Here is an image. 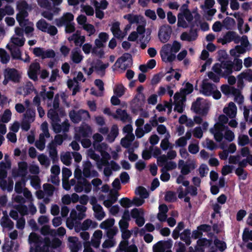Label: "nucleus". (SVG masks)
<instances>
[{
	"mask_svg": "<svg viewBox=\"0 0 252 252\" xmlns=\"http://www.w3.org/2000/svg\"><path fill=\"white\" fill-rule=\"evenodd\" d=\"M71 59L74 63H79L83 60V57L79 53L76 52L72 54Z\"/></svg>",
	"mask_w": 252,
	"mask_h": 252,
	"instance_id": "nucleus-62",
	"label": "nucleus"
},
{
	"mask_svg": "<svg viewBox=\"0 0 252 252\" xmlns=\"http://www.w3.org/2000/svg\"><path fill=\"white\" fill-rule=\"evenodd\" d=\"M43 187L44 190L46 191L49 195L53 194L55 189V187L53 185L49 184H44Z\"/></svg>",
	"mask_w": 252,
	"mask_h": 252,
	"instance_id": "nucleus-61",
	"label": "nucleus"
},
{
	"mask_svg": "<svg viewBox=\"0 0 252 252\" xmlns=\"http://www.w3.org/2000/svg\"><path fill=\"white\" fill-rule=\"evenodd\" d=\"M214 242L216 247H217L220 252H223L226 249V243L218 239L217 237H215Z\"/></svg>",
	"mask_w": 252,
	"mask_h": 252,
	"instance_id": "nucleus-39",
	"label": "nucleus"
},
{
	"mask_svg": "<svg viewBox=\"0 0 252 252\" xmlns=\"http://www.w3.org/2000/svg\"><path fill=\"white\" fill-rule=\"evenodd\" d=\"M124 18L127 19L130 24L139 23V16L137 15H133L131 14H128L124 16Z\"/></svg>",
	"mask_w": 252,
	"mask_h": 252,
	"instance_id": "nucleus-31",
	"label": "nucleus"
},
{
	"mask_svg": "<svg viewBox=\"0 0 252 252\" xmlns=\"http://www.w3.org/2000/svg\"><path fill=\"white\" fill-rule=\"evenodd\" d=\"M57 110L54 109H50L47 113V116L52 120L53 122H57L59 120V117L57 111Z\"/></svg>",
	"mask_w": 252,
	"mask_h": 252,
	"instance_id": "nucleus-30",
	"label": "nucleus"
},
{
	"mask_svg": "<svg viewBox=\"0 0 252 252\" xmlns=\"http://www.w3.org/2000/svg\"><path fill=\"white\" fill-rule=\"evenodd\" d=\"M232 41H234L236 44L240 42V36L234 31H228L226 32L222 38L218 39V42L221 43L222 45Z\"/></svg>",
	"mask_w": 252,
	"mask_h": 252,
	"instance_id": "nucleus-3",
	"label": "nucleus"
},
{
	"mask_svg": "<svg viewBox=\"0 0 252 252\" xmlns=\"http://www.w3.org/2000/svg\"><path fill=\"white\" fill-rule=\"evenodd\" d=\"M81 7L88 16H93L94 14V8L90 5H81Z\"/></svg>",
	"mask_w": 252,
	"mask_h": 252,
	"instance_id": "nucleus-55",
	"label": "nucleus"
},
{
	"mask_svg": "<svg viewBox=\"0 0 252 252\" xmlns=\"http://www.w3.org/2000/svg\"><path fill=\"white\" fill-rule=\"evenodd\" d=\"M228 127L225 126L224 125L220 123H217L215 125V127L214 129H211V131L215 132H223L224 130L228 129Z\"/></svg>",
	"mask_w": 252,
	"mask_h": 252,
	"instance_id": "nucleus-51",
	"label": "nucleus"
},
{
	"mask_svg": "<svg viewBox=\"0 0 252 252\" xmlns=\"http://www.w3.org/2000/svg\"><path fill=\"white\" fill-rule=\"evenodd\" d=\"M195 24L190 25V29L189 30V33L191 35L192 38H193V40H195L197 36V30L200 28V27H197L198 28H194Z\"/></svg>",
	"mask_w": 252,
	"mask_h": 252,
	"instance_id": "nucleus-56",
	"label": "nucleus"
},
{
	"mask_svg": "<svg viewBox=\"0 0 252 252\" xmlns=\"http://www.w3.org/2000/svg\"><path fill=\"white\" fill-rule=\"evenodd\" d=\"M79 132L82 137H88L89 136V133L91 132V127L89 126L86 127L81 126L79 127Z\"/></svg>",
	"mask_w": 252,
	"mask_h": 252,
	"instance_id": "nucleus-44",
	"label": "nucleus"
},
{
	"mask_svg": "<svg viewBox=\"0 0 252 252\" xmlns=\"http://www.w3.org/2000/svg\"><path fill=\"white\" fill-rule=\"evenodd\" d=\"M45 32L51 36H54L58 33V29L55 26L49 25Z\"/></svg>",
	"mask_w": 252,
	"mask_h": 252,
	"instance_id": "nucleus-64",
	"label": "nucleus"
},
{
	"mask_svg": "<svg viewBox=\"0 0 252 252\" xmlns=\"http://www.w3.org/2000/svg\"><path fill=\"white\" fill-rule=\"evenodd\" d=\"M92 164L89 160L87 161L84 165L83 174L85 178H89L91 176V170Z\"/></svg>",
	"mask_w": 252,
	"mask_h": 252,
	"instance_id": "nucleus-27",
	"label": "nucleus"
},
{
	"mask_svg": "<svg viewBox=\"0 0 252 252\" xmlns=\"http://www.w3.org/2000/svg\"><path fill=\"white\" fill-rule=\"evenodd\" d=\"M117 114L120 117L121 120L123 122L131 121V118L126 110L118 109L116 110Z\"/></svg>",
	"mask_w": 252,
	"mask_h": 252,
	"instance_id": "nucleus-20",
	"label": "nucleus"
},
{
	"mask_svg": "<svg viewBox=\"0 0 252 252\" xmlns=\"http://www.w3.org/2000/svg\"><path fill=\"white\" fill-rule=\"evenodd\" d=\"M177 18L178 27L186 29L189 27V25L195 24L197 27H200L201 31H205V22L201 20V16L197 8L193 9L192 11L186 9L184 11L179 13Z\"/></svg>",
	"mask_w": 252,
	"mask_h": 252,
	"instance_id": "nucleus-1",
	"label": "nucleus"
},
{
	"mask_svg": "<svg viewBox=\"0 0 252 252\" xmlns=\"http://www.w3.org/2000/svg\"><path fill=\"white\" fill-rule=\"evenodd\" d=\"M109 65V63H103L101 60H98L94 68L96 70L104 71Z\"/></svg>",
	"mask_w": 252,
	"mask_h": 252,
	"instance_id": "nucleus-42",
	"label": "nucleus"
},
{
	"mask_svg": "<svg viewBox=\"0 0 252 252\" xmlns=\"http://www.w3.org/2000/svg\"><path fill=\"white\" fill-rule=\"evenodd\" d=\"M85 114L89 116L88 111L84 110H79L78 111L73 110L69 113V117L71 121L75 123H78L82 119V115Z\"/></svg>",
	"mask_w": 252,
	"mask_h": 252,
	"instance_id": "nucleus-10",
	"label": "nucleus"
},
{
	"mask_svg": "<svg viewBox=\"0 0 252 252\" xmlns=\"http://www.w3.org/2000/svg\"><path fill=\"white\" fill-rule=\"evenodd\" d=\"M38 160L40 163L42 165L47 167L50 164V160L44 154H41L38 157Z\"/></svg>",
	"mask_w": 252,
	"mask_h": 252,
	"instance_id": "nucleus-46",
	"label": "nucleus"
},
{
	"mask_svg": "<svg viewBox=\"0 0 252 252\" xmlns=\"http://www.w3.org/2000/svg\"><path fill=\"white\" fill-rule=\"evenodd\" d=\"M176 252H186V248L184 243L181 242H176L175 244Z\"/></svg>",
	"mask_w": 252,
	"mask_h": 252,
	"instance_id": "nucleus-57",
	"label": "nucleus"
},
{
	"mask_svg": "<svg viewBox=\"0 0 252 252\" xmlns=\"http://www.w3.org/2000/svg\"><path fill=\"white\" fill-rule=\"evenodd\" d=\"M73 19V15L71 13L67 12L61 18L56 19V24L58 27H62L63 25L70 24Z\"/></svg>",
	"mask_w": 252,
	"mask_h": 252,
	"instance_id": "nucleus-8",
	"label": "nucleus"
},
{
	"mask_svg": "<svg viewBox=\"0 0 252 252\" xmlns=\"http://www.w3.org/2000/svg\"><path fill=\"white\" fill-rule=\"evenodd\" d=\"M221 91L225 95H229L230 94H235L236 93L238 92V90L234 87H230L228 85L224 84L221 86Z\"/></svg>",
	"mask_w": 252,
	"mask_h": 252,
	"instance_id": "nucleus-18",
	"label": "nucleus"
},
{
	"mask_svg": "<svg viewBox=\"0 0 252 252\" xmlns=\"http://www.w3.org/2000/svg\"><path fill=\"white\" fill-rule=\"evenodd\" d=\"M164 199L168 202H173L177 200L175 193L172 191H167L165 195Z\"/></svg>",
	"mask_w": 252,
	"mask_h": 252,
	"instance_id": "nucleus-32",
	"label": "nucleus"
},
{
	"mask_svg": "<svg viewBox=\"0 0 252 252\" xmlns=\"http://www.w3.org/2000/svg\"><path fill=\"white\" fill-rule=\"evenodd\" d=\"M202 128L200 127H196L193 131V136L197 138H200L202 136L203 130H205V123L202 124Z\"/></svg>",
	"mask_w": 252,
	"mask_h": 252,
	"instance_id": "nucleus-45",
	"label": "nucleus"
},
{
	"mask_svg": "<svg viewBox=\"0 0 252 252\" xmlns=\"http://www.w3.org/2000/svg\"><path fill=\"white\" fill-rule=\"evenodd\" d=\"M135 193L139 195L140 197L143 199L147 198L149 197V194L146 188L142 186H139L137 188Z\"/></svg>",
	"mask_w": 252,
	"mask_h": 252,
	"instance_id": "nucleus-25",
	"label": "nucleus"
},
{
	"mask_svg": "<svg viewBox=\"0 0 252 252\" xmlns=\"http://www.w3.org/2000/svg\"><path fill=\"white\" fill-rule=\"evenodd\" d=\"M250 143V139L247 135H240L238 137V145L240 146H245Z\"/></svg>",
	"mask_w": 252,
	"mask_h": 252,
	"instance_id": "nucleus-43",
	"label": "nucleus"
},
{
	"mask_svg": "<svg viewBox=\"0 0 252 252\" xmlns=\"http://www.w3.org/2000/svg\"><path fill=\"white\" fill-rule=\"evenodd\" d=\"M29 15L27 10H20L16 15V20L19 22L21 26L25 25V19Z\"/></svg>",
	"mask_w": 252,
	"mask_h": 252,
	"instance_id": "nucleus-19",
	"label": "nucleus"
},
{
	"mask_svg": "<svg viewBox=\"0 0 252 252\" xmlns=\"http://www.w3.org/2000/svg\"><path fill=\"white\" fill-rule=\"evenodd\" d=\"M15 208L22 216L28 214V210L26 205L24 204H19L17 205Z\"/></svg>",
	"mask_w": 252,
	"mask_h": 252,
	"instance_id": "nucleus-50",
	"label": "nucleus"
},
{
	"mask_svg": "<svg viewBox=\"0 0 252 252\" xmlns=\"http://www.w3.org/2000/svg\"><path fill=\"white\" fill-rule=\"evenodd\" d=\"M8 45L7 48L10 50L11 56L13 59L22 60L21 51L19 47L16 46H11V48H8Z\"/></svg>",
	"mask_w": 252,
	"mask_h": 252,
	"instance_id": "nucleus-15",
	"label": "nucleus"
},
{
	"mask_svg": "<svg viewBox=\"0 0 252 252\" xmlns=\"http://www.w3.org/2000/svg\"><path fill=\"white\" fill-rule=\"evenodd\" d=\"M235 174L241 179L245 180L247 179L248 173L241 167H238L235 170Z\"/></svg>",
	"mask_w": 252,
	"mask_h": 252,
	"instance_id": "nucleus-49",
	"label": "nucleus"
},
{
	"mask_svg": "<svg viewBox=\"0 0 252 252\" xmlns=\"http://www.w3.org/2000/svg\"><path fill=\"white\" fill-rule=\"evenodd\" d=\"M216 89L217 86L215 84L206 82V96H211Z\"/></svg>",
	"mask_w": 252,
	"mask_h": 252,
	"instance_id": "nucleus-40",
	"label": "nucleus"
},
{
	"mask_svg": "<svg viewBox=\"0 0 252 252\" xmlns=\"http://www.w3.org/2000/svg\"><path fill=\"white\" fill-rule=\"evenodd\" d=\"M239 78L245 79L249 82H252V70L248 69L246 72H242L238 75Z\"/></svg>",
	"mask_w": 252,
	"mask_h": 252,
	"instance_id": "nucleus-29",
	"label": "nucleus"
},
{
	"mask_svg": "<svg viewBox=\"0 0 252 252\" xmlns=\"http://www.w3.org/2000/svg\"><path fill=\"white\" fill-rule=\"evenodd\" d=\"M161 172L162 173L160 176V180L163 182H167L169 181L170 178L169 173H168L167 171L164 169V168H162L161 169Z\"/></svg>",
	"mask_w": 252,
	"mask_h": 252,
	"instance_id": "nucleus-58",
	"label": "nucleus"
},
{
	"mask_svg": "<svg viewBox=\"0 0 252 252\" xmlns=\"http://www.w3.org/2000/svg\"><path fill=\"white\" fill-rule=\"evenodd\" d=\"M49 25V24L44 19H43L39 20L36 24L37 28L39 30L44 32H45L46 31Z\"/></svg>",
	"mask_w": 252,
	"mask_h": 252,
	"instance_id": "nucleus-28",
	"label": "nucleus"
},
{
	"mask_svg": "<svg viewBox=\"0 0 252 252\" xmlns=\"http://www.w3.org/2000/svg\"><path fill=\"white\" fill-rule=\"evenodd\" d=\"M145 95L143 93H137L131 101L133 111L141 110L145 102Z\"/></svg>",
	"mask_w": 252,
	"mask_h": 252,
	"instance_id": "nucleus-4",
	"label": "nucleus"
},
{
	"mask_svg": "<svg viewBox=\"0 0 252 252\" xmlns=\"http://www.w3.org/2000/svg\"><path fill=\"white\" fill-rule=\"evenodd\" d=\"M223 27L227 30L233 29L236 25L235 20L231 17H226L223 21Z\"/></svg>",
	"mask_w": 252,
	"mask_h": 252,
	"instance_id": "nucleus-14",
	"label": "nucleus"
},
{
	"mask_svg": "<svg viewBox=\"0 0 252 252\" xmlns=\"http://www.w3.org/2000/svg\"><path fill=\"white\" fill-rule=\"evenodd\" d=\"M83 29L89 33V36L94 34L95 32L94 26L90 24H86L83 26Z\"/></svg>",
	"mask_w": 252,
	"mask_h": 252,
	"instance_id": "nucleus-54",
	"label": "nucleus"
},
{
	"mask_svg": "<svg viewBox=\"0 0 252 252\" xmlns=\"http://www.w3.org/2000/svg\"><path fill=\"white\" fill-rule=\"evenodd\" d=\"M190 230L189 229H185L183 232L180 234V239L183 241L185 242L187 246H189L191 243L190 240Z\"/></svg>",
	"mask_w": 252,
	"mask_h": 252,
	"instance_id": "nucleus-17",
	"label": "nucleus"
},
{
	"mask_svg": "<svg viewBox=\"0 0 252 252\" xmlns=\"http://www.w3.org/2000/svg\"><path fill=\"white\" fill-rule=\"evenodd\" d=\"M221 69L222 71V77L226 78L232 73V68L234 63L231 61H223L220 63Z\"/></svg>",
	"mask_w": 252,
	"mask_h": 252,
	"instance_id": "nucleus-5",
	"label": "nucleus"
},
{
	"mask_svg": "<svg viewBox=\"0 0 252 252\" xmlns=\"http://www.w3.org/2000/svg\"><path fill=\"white\" fill-rule=\"evenodd\" d=\"M11 112L9 109H6L1 116V121L3 123H7L11 119Z\"/></svg>",
	"mask_w": 252,
	"mask_h": 252,
	"instance_id": "nucleus-41",
	"label": "nucleus"
},
{
	"mask_svg": "<svg viewBox=\"0 0 252 252\" xmlns=\"http://www.w3.org/2000/svg\"><path fill=\"white\" fill-rule=\"evenodd\" d=\"M165 164L164 165V167L163 168H164V169L166 171H170L173 169H174L177 167L176 163L174 161H169L165 162Z\"/></svg>",
	"mask_w": 252,
	"mask_h": 252,
	"instance_id": "nucleus-63",
	"label": "nucleus"
},
{
	"mask_svg": "<svg viewBox=\"0 0 252 252\" xmlns=\"http://www.w3.org/2000/svg\"><path fill=\"white\" fill-rule=\"evenodd\" d=\"M12 43L14 45H12L11 46H16V47H22L24 45L25 39L24 37H22V38H19L17 37H12L11 39Z\"/></svg>",
	"mask_w": 252,
	"mask_h": 252,
	"instance_id": "nucleus-36",
	"label": "nucleus"
},
{
	"mask_svg": "<svg viewBox=\"0 0 252 252\" xmlns=\"http://www.w3.org/2000/svg\"><path fill=\"white\" fill-rule=\"evenodd\" d=\"M74 237H69L68 238V241L72 243V245L71 246V252H78L79 250V247L77 242L74 240Z\"/></svg>",
	"mask_w": 252,
	"mask_h": 252,
	"instance_id": "nucleus-52",
	"label": "nucleus"
},
{
	"mask_svg": "<svg viewBox=\"0 0 252 252\" xmlns=\"http://www.w3.org/2000/svg\"><path fill=\"white\" fill-rule=\"evenodd\" d=\"M119 134L118 128L116 126H113L111 129L110 133L108 135V138L113 142Z\"/></svg>",
	"mask_w": 252,
	"mask_h": 252,
	"instance_id": "nucleus-37",
	"label": "nucleus"
},
{
	"mask_svg": "<svg viewBox=\"0 0 252 252\" xmlns=\"http://www.w3.org/2000/svg\"><path fill=\"white\" fill-rule=\"evenodd\" d=\"M49 149V157L51 158L53 163H57L59 160L58 152L56 146L53 142L50 143L48 146Z\"/></svg>",
	"mask_w": 252,
	"mask_h": 252,
	"instance_id": "nucleus-12",
	"label": "nucleus"
},
{
	"mask_svg": "<svg viewBox=\"0 0 252 252\" xmlns=\"http://www.w3.org/2000/svg\"><path fill=\"white\" fill-rule=\"evenodd\" d=\"M1 225L3 227L12 228L14 225V223L11 220L9 219L8 217L6 216L2 218V221L1 222Z\"/></svg>",
	"mask_w": 252,
	"mask_h": 252,
	"instance_id": "nucleus-38",
	"label": "nucleus"
},
{
	"mask_svg": "<svg viewBox=\"0 0 252 252\" xmlns=\"http://www.w3.org/2000/svg\"><path fill=\"white\" fill-rule=\"evenodd\" d=\"M120 205L124 208H128L132 205L131 200L127 197H123L119 201Z\"/></svg>",
	"mask_w": 252,
	"mask_h": 252,
	"instance_id": "nucleus-48",
	"label": "nucleus"
},
{
	"mask_svg": "<svg viewBox=\"0 0 252 252\" xmlns=\"http://www.w3.org/2000/svg\"><path fill=\"white\" fill-rule=\"evenodd\" d=\"M242 239L244 242H247L249 240L252 241V230H250L248 228H245L243 233Z\"/></svg>",
	"mask_w": 252,
	"mask_h": 252,
	"instance_id": "nucleus-33",
	"label": "nucleus"
},
{
	"mask_svg": "<svg viewBox=\"0 0 252 252\" xmlns=\"http://www.w3.org/2000/svg\"><path fill=\"white\" fill-rule=\"evenodd\" d=\"M40 180L38 176H34L31 179V185L32 187L37 189L40 187Z\"/></svg>",
	"mask_w": 252,
	"mask_h": 252,
	"instance_id": "nucleus-60",
	"label": "nucleus"
},
{
	"mask_svg": "<svg viewBox=\"0 0 252 252\" xmlns=\"http://www.w3.org/2000/svg\"><path fill=\"white\" fill-rule=\"evenodd\" d=\"M224 138L229 142L232 141L234 139V133L231 130L226 129L224 135H223Z\"/></svg>",
	"mask_w": 252,
	"mask_h": 252,
	"instance_id": "nucleus-53",
	"label": "nucleus"
},
{
	"mask_svg": "<svg viewBox=\"0 0 252 252\" xmlns=\"http://www.w3.org/2000/svg\"><path fill=\"white\" fill-rule=\"evenodd\" d=\"M19 173L20 177H26L28 174V164L25 161H21L18 163Z\"/></svg>",
	"mask_w": 252,
	"mask_h": 252,
	"instance_id": "nucleus-21",
	"label": "nucleus"
},
{
	"mask_svg": "<svg viewBox=\"0 0 252 252\" xmlns=\"http://www.w3.org/2000/svg\"><path fill=\"white\" fill-rule=\"evenodd\" d=\"M246 52V48L241 45H236L235 49H231L230 51V55L232 56H236V53L244 54ZM237 56H238L237 55Z\"/></svg>",
	"mask_w": 252,
	"mask_h": 252,
	"instance_id": "nucleus-34",
	"label": "nucleus"
},
{
	"mask_svg": "<svg viewBox=\"0 0 252 252\" xmlns=\"http://www.w3.org/2000/svg\"><path fill=\"white\" fill-rule=\"evenodd\" d=\"M118 232V228L116 227L110 228L107 229L106 235L109 239L113 238V237L116 235Z\"/></svg>",
	"mask_w": 252,
	"mask_h": 252,
	"instance_id": "nucleus-59",
	"label": "nucleus"
},
{
	"mask_svg": "<svg viewBox=\"0 0 252 252\" xmlns=\"http://www.w3.org/2000/svg\"><path fill=\"white\" fill-rule=\"evenodd\" d=\"M171 32V28L169 26L162 28L158 32L160 41L163 43L167 42L170 39Z\"/></svg>",
	"mask_w": 252,
	"mask_h": 252,
	"instance_id": "nucleus-7",
	"label": "nucleus"
},
{
	"mask_svg": "<svg viewBox=\"0 0 252 252\" xmlns=\"http://www.w3.org/2000/svg\"><path fill=\"white\" fill-rule=\"evenodd\" d=\"M181 92L185 100V97L187 95L191 94L193 91V86L192 84L189 82H187L185 86V88H181Z\"/></svg>",
	"mask_w": 252,
	"mask_h": 252,
	"instance_id": "nucleus-24",
	"label": "nucleus"
},
{
	"mask_svg": "<svg viewBox=\"0 0 252 252\" xmlns=\"http://www.w3.org/2000/svg\"><path fill=\"white\" fill-rule=\"evenodd\" d=\"M93 139L94 140V146L95 148L96 143L97 145L96 146V149L99 151L102 150V147L101 145L99 144L103 140V136L99 133H96L94 134L93 136Z\"/></svg>",
	"mask_w": 252,
	"mask_h": 252,
	"instance_id": "nucleus-23",
	"label": "nucleus"
},
{
	"mask_svg": "<svg viewBox=\"0 0 252 252\" xmlns=\"http://www.w3.org/2000/svg\"><path fill=\"white\" fill-rule=\"evenodd\" d=\"M184 100V98L182 100L175 102V107L174 110L175 111H177L179 113H182L184 111V103L183 101Z\"/></svg>",
	"mask_w": 252,
	"mask_h": 252,
	"instance_id": "nucleus-47",
	"label": "nucleus"
},
{
	"mask_svg": "<svg viewBox=\"0 0 252 252\" xmlns=\"http://www.w3.org/2000/svg\"><path fill=\"white\" fill-rule=\"evenodd\" d=\"M3 74L15 84L19 83L22 79V72L15 68H5Z\"/></svg>",
	"mask_w": 252,
	"mask_h": 252,
	"instance_id": "nucleus-2",
	"label": "nucleus"
},
{
	"mask_svg": "<svg viewBox=\"0 0 252 252\" xmlns=\"http://www.w3.org/2000/svg\"><path fill=\"white\" fill-rule=\"evenodd\" d=\"M177 156L175 151L170 150L167 152V156L162 155L160 156L158 159V161L161 163V166L165 164L167 162V159H174Z\"/></svg>",
	"mask_w": 252,
	"mask_h": 252,
	"instance_id": "nucleus-13",
	"label": "nucleus"
},
{
	"mask_svg": "<svg viewBox=\"0 0 252 252\" xmlns=\"http://www.w3.org/2000/svg\"><path fill=\"white\" fill-rule=\"evenodd\" d=\"M125 92V88L122 84H119L116 86L114 89V93L118 97L122 96Z\"/></svg>",
	"mask_w": 252,
	"mask_h": 252,
	"instance_id": "nucleus-35",
	"label": "nucleus"
},
{
	"mask_svg": "<svg viewBox=\"0 0 252 252\" xmlns=\"http://www.w3.org/2000/svg\"><path fill=\"white\" fill-rule=\"evenodd\" d=\"M40 69V64L37 63H32L31 64L28 72L29 77L36 81L38 80L37 74Z\"/></svg>",
	"mask_w": 252,
	"mask_h": 252,
	"instance_id": "nucleus-6",
	"label": "nucleus"
},
{
	"mask_svg": "<svg viewBox=\"0 0 252 252\" xmlns=\"http://www.w3.org/2000/svg\"><path fill=\"white\" fill-rule=\"evenodd\" d=\"M93 210L96 213L95 217L98 220H101L104 218L105 214L103 211L102 206L100 204H98L95 205H94Z\"/></svg>",
	"mask_w": 252,
	"mask_h": 252,
	"instance_id": "nucleus-16",
	"label": "nucleus"
},
{
	"mask_svg": "<svg viewBox=\"0 0 252 252\" xmlns=\"http://www.w3.org/2000/svg\"><path fill=\"white\" fill-rule=\"evenodd\" d=\"M202 99L201 97H197L196 101L192 102L191 109L196 114L203 116L205 115V107H201V100Z\"/></svg>",
	"mask_w": 252,
	"mask_h": 252,
	"instance_id": "nucleus-11",
	"label": "nucleus"
},
{
	"mask_svg": "<svg viewBox=\"0 0 252 252\" xmlns=\"http://www.w3.org/2000/svg\"><path fill=\"white\" fill-rule=\"evenodd\" d=\"M205 232V224H202L197 227V229L193 231L191 238L194 239L199 238L202 235V233Z\"/></svg>",
	"mask_w": 252,
	"mask_h": 252,
	"instance_id": "nucleus-22",
	"label": "nucleus"
},
{
	"mask_svg": "<svg viewBox=\"0 0 252 252\" xmlns=\"http://www.w3.org/2000/svg\"><path fill=\"white\" fill-rule=\"evenodd\" d=\"M115 220L113 218L108 219L102 222L99 226L103 229H108L111 228L114 224Z\"/></svg>",
	"mask_w": 252,
	"mask_h": 252,
	"instance_id": "nucleus-26",
	"label": "nucleus"
},
{
	"mask_svg": "<svg viewBox=\"0 0 252 252\" xmlns=\"http://www.w3.org/2000/svg\"><path fill=\"white\" fill-rule=\"evenodd\" d=\"M172 246V241L169 239L167 241H160L157 244L156 246H154L153 249L154 251L158 252H164L166 249H169Z\"/></svg>",
	"mask_w": 252,
	"mask_h": 252,
	"instance_id": "nucleus-9",
	"label": "nucleus"
}]
</instances>
